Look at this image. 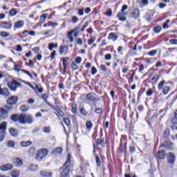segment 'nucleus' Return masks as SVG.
<instances>
[{
    "label": "nucleus",
    "instance_id": "nucleus-46",
    "mask_svg": "<svg viewBox=\"0 0 177 177\" xmlns=\"http://www.w3.org/2000/svg\"><path fill=\"white\" fill-rule=\"evenodd\" d=\"M169 136V129H167L163 133V138H167Z\"/></svg>",
    "mask_w": 177,
    "mask_h": 177
},
{
    "label": "nucleus",
    "instance_id": "nucleus-10",
    "mask_svg": "<svg viewBox=\"0 0 177 177\" xmlns=\"http://www.w3.org/2000/svg\"><path fill=\"white\" fill-rule=\"evenodd\" d=\"M0 95L1 96H5L6 97H8V96L10 95V91H9V89L6 88H2L0 86Z\"/></svg>",
    "mask_w": 177,
    "mask_h": 177
},
{
    "label": "nucleus",
    "instance_id": "nucleus-53",
    "mask_svg": "<svg viewBox=\"0 0 177 177\" xmlns=\"http://www.w3.org/2000/svg\"><path fill=\"white\" fill-rule=\"evenodd\" d=\"M27 103L28 104H34V103H35V100H34L32 98H30L28 100Z\"/></svg>",
    "mask_w": 177,
    "mask_h": 177
},
{
    "label": "nucleus",
    "instance_id": "nucleus-14",
    "mask_svg": "<svg viewBox=\"0 0 177 177\" xmlns=\"http://www.w3.org/2000/svg\"><path fill=\"white\" fill-rule=\"evenodd\" d=\"M77 30H80V27H77L72 30H70L68 34L67 37L70 41V42H74V37H73V34H74L75 31H77Z\"/></svg>",
    "mask_w": 177,
    "mask_h": 177
},
{
    "label": "nucleus",
    "instance_id": "nucleus-26",
    "mask_svg": "<svg viewBox=\"0 0 177 177\" xmlns=\"http://www.w3.org/2000/svg\"><path fill=\"white\" fill-rule=\"evenodd\" d=\"M12 177H19L20 176V171L19 170H13L10 174Z\"/></svg>",
    "mask_w": 177,
    "mask_h": 177
},
{
    "label": "nucleus",
    "instance_id": "nucleus-29",
    "mask_svg": "<svg viewBox=\"0 0 177 177\" xmlns=\"http://www.w3.org/2000/svg\"><path fill=\"white\" fill-rule=\"evenodd\" d=\"M35 89H36V93L39 92V93H42L44 88L41 87L39 85L35 84Z\"/></svg>",
    "mask_w": 177,
    "mask_h": 177
},
{
    "label": "nucleus",
    "instance_id": "nucleus-57",
    "mask_svg": "<svg viewBox=\"0 0 177 177\" xmlns=\"http://www.w3.org/2000/svg\"><path fill=\"white\" fill-rule=\"evenodd\" d=\"M96 73H97V70H96V68H95V66H93L91 68L92 75H95V74H96Z\"/></svg>",
    "mask_w": 177,
    "mask_h": 177
},
{
    "label": "nucleus",
    "instance_id": "nucleus-18",
    "mask_svg": "<svg viewBox=\"0 0 177 177\" xmlns=\"http://www.w3.org/2000/svg\"><path fill=\"white\" fill-rule=\"evenodd\" d=\"M24 21L21 20V21H18L17 22H15V25H14V28H22V27H24Z\"/></svg>",
    "mask_w": 177,
    "mask_h": 177
},
{
    "label": "nucleus",
    "instance_id": "nucleus-12",
    "mask_svg": "<svg viewBox=\"0 0 177 177\" xmlns=\"http://www.w3.org/2000/svg\"><path fill=\"white\" fill-rule=\"evenodd\" d=\"M12 164H14L15 167H21V165H23V160H21L20 158H13Z\"/></svg>",
    "mask_w": 177,
    "mask_h": 177
},
{
    "label": "nucleus",
    "instance_id": "nucleus-8",
    "mask_svg": "<svg viewBox=\"0 0 177 177\" xmlns=\"http://www.w3.org/2000/svg\"><path fill=\"white\" fill-rule=\"evenodd\" d=\"M17 100H19V97L14 95L11 96L7 100V102L8 104H10V106L13 104H16L17 103Z\"/></svg>",
    "mask_w": 177,
    "mask_h": 177
},
{
    "label": "nucleus",
    "instance_id": "nucleus-47",
    "mask_svg": "<svg viewBox=\"0 0 177 177\" xmlns=\"http://www.w3.org/2000/svg\"><path fill=\"white\" fill-rule=\"evenodd\" d=\"M0 35L1 37H3V38H8V37L9 36V33L5 31H2L0 32Z\"/></svg>",
    "mask_w": 177,
    "mask_h": 177
},
{
    "label": "nucleus",
    "instance_id": "nucleus-32",
    "mask_svg": "<svg viewBox=\"0 0 177 177\" xmlns=\"http://www.w3.org/2000/svg\"><path fill=\"white\" fill-rule=\"evenodd\" d=\"M171 91V87L169 86H165L162 90L163 95H168L169 93V91Z\"/></svg>",
    "mask_w": 177,
    "mask_h": 177
},
{
    "label": "nucleus",
    "instance_id": "nucleus-25",
    "mask_svg": "<svg viewBox=\"0 0 177 177\" xmlns=\"http://www.w3.org/2000/svg\"><path fill=\"white\" fill-rule=\"evenodd\" d=\"M117 38L115 33H110L108 36V39H111V41H117Z\"/></svg>",
    "mask_w": 177,
    "mask_h": 177
},
{
    "label": "nucleus",
    "instance_id": "nucleus-21",
    "mask_svg": "<svg viewBox=\"0 0 177 177\" xmlns=\"http://www.w3.org/2000/svg\"><path fill=\"white\" fill-rule=\"evenodd\" d=\"M21 117V115L15 114L11 116V120L12 121H14L15 122H17V121H19L20 122Z\"/></svg>",
    "mask_w": 177,
    "mask_h": 177
},
{
    "label": "nucleus",
    "instance_id": "nucleus-54",
    "mask_svg": "<svg viewBox=\"0 0 177 177\" xmlns=\"http://www.w3.org/2000/svg\"><path fill=\"white\" fill-rule=\"evenodd\" d=\"M64 122H65L66 125H67V127H70V119L68 118H64Z\"/></svg>",
    "mask_w": 177,
    "mask_h": 177
},
{
    "label": "nucleus",
    "instance_id": "nucleus-1",
    "mask_svg": "<svg viewBox=\"0 0 177 177\" xmlns=\"http://www.w3.org/2000/svg\"><path fill=\"white\" fill-rule=\"evenodd\" d=\"M71 165V155L70 153L68 154V158L66 161V162L64 164L62 167V171L60 173L61 177H68L70 171L71 169V167H70Z\"/></svg>",
    "mask_w": 177,
    "mask_h": 177
},
{
    "label": "nucleus",
    "instance_id": "nucleus-61",
    "mask_svg": "<svg viewBox=\"0 0 177 177\" xmlns=\"http://www.w3.org/2000/svg\"><path fill=\"white\" fill-rule=\"evenodd\" d=\"M76 44L77 45H82V39L81 38H77L76 40Z\"/></svg>",
    "mask_w": 177,
    "mask_h": 177
},
{
    "label": "nucleus",
    "instance_id": "nucleus-27",
    "mask_svg": "<svg viewBox=\"0 0 177 177\" xmlns=\"http://www.w3.org/2000/svg\"><path fill=\"white\" fill-rule=\"evenodd\" d=\"M149 5V0H141L140 2V8H145Z\"/></svg>",
    "mask_w": 177,
    "mask_h": 177
},
{
    "label": "nucleus",
    "instance_id": "nucleus-16",
    "mask_svg": "<svg viewBox=\"0 0 177 177\" xmlns=\"http://www.w3.org/2000/svg\"><path fill=\"white\" fill-rule=\"evenodd\" d=\"M156 157L159 160H164L165 158V151L160 150L156 153Z\"/></svg>",
    "mask_w": 177,
    "mask_h": 177
},
{
    "label": "nucleus",
    "instance_id": "nucleus-50",
    "mask_svg": "<svg viewBox=\"0 0 177 177\" xmlns=\"http://www.w3.org/2000/svg\"><path fill=\"white\" fill-rule=\"evenodd\" d=\"M158 78H160V77L158 75H155L152 77V82H153L154 84H156L158 81Z\"/></svg>",
    "mask_w": 177,
    "mask_h": 177
},
{
    "label": "nucleus",
    "instance_id": "nucleus-17",
    "mask_svg": "<svg viewBox=\"0 0 177 177\" xmlns=\"http://www.w3.org/2000/svg\"><path fill=\"white\" fill-rule=\"evenodd\" d=\"M131 15L133 19H139L140 16V11H139V9L136 8L131 12Z\"/></svg>",
    "mask_w": 177,
    "mask_h": 177
},
{
    "label": "nucleus",
    "instance_id": "nucleus-60",
    "mask_svg": "<svg viewBox=\"0 0 177 177\" xmlns=\"http://www.w3.org/2000/svg\"><path fill=\"white\" fill-rule=\"evenodd\" d=\"M95 37H91V39H89L88 41V45H92V44L95 42Z\"/></svg>",
    "mask_w": 177,
    "mask_h": 177
},
{
    "label": "nucleus",
    "instance_id": "nucleus-43",
    "mask_svg": "<svg viewBox=\"0 0 177 177\" xmlns=\"http://www.w3.org/2000/svg\"><path fill=\"white\" fill-rule=\"evenodd\" d=\"M43 131L44 133H50V127H43Z\"/></svg>",
    "mask_w": 177,
    "mask_h": 177
},
{
    "label": "nucleus",
    "instance_id": "nucleus-41",
    "mask_svg": "<svg viewBox=\"0 0 177 177\" xmlns=\"http://www.w3.org/2000/svg\"><path fill=\"white\" fill-rule=\"evenodd\" d=\"M28 109H29L28 105H22V106H21V107H20V110H21V111H22L23 113H24V112L28 111Z\"/></svg>",
    "mask_w": 177,
    "mask_h": 177
},
{
    "label": "nucleus",
    "instance_id": "nucleus-49",
    "mask_svg": "<svg viewBox=\"0 0 177 177\" xmlns=\"http://www.w3.org/2000/svg\"><path fill=\"white\" fill-rule=\"evenodd\" d=\"M74 62L77 64H81V62H82V58H81L80 57H77L75 58Z\"/></svg>",
    "mask_w": 177,
    "mask_h": 177
},
{
    "label": "nucleus",
    "instance_id": "nucleus-44",
    "mask_svg": "<svg viewBox=\"0 0 177 177\" xmlns=\"http://www.w3.org/2000/svg\"><path fill=\"white\" fill-rule=\"evenodd\" d=\"M29 169L32 171H37V169H38V166L35 165H32L29 167Z\"/></svg>",
    "mask_w": 177,
    "mask_h": 177
},
{
    "label": "nucleus",
    "instance_id": "nucleus-23",
    "mask_svg": "<svg viewBox=\"0 0 177 177\" xmlns=\"http://www.w3.org/2000/svg\"><path fill=\"white\" fill-rule=\"evenodd\" d=\"M9 132H10V135L12 136H13L14 138L17 137V135H19L17 130H16V129H14V128L10 129Z\"/></svg>",
    "mask_w": 177,
    "mask_h": 177
},
{
    "label": "nucleus",
    "instance_id": "nucleus-34",
    "mask_svg": "<svg viewBox=\"0 0 177 177\" xmlns=\"http://www.w3.org/2000/svg\"><path fill=\"white\" fill-rule=\"evenodd\" d=\"M71 67L72 70H78V64H77L75 62H73L71 64Z\"/></svg>",
    "mask_w": 177,
    "mask_h": 177
},
{
    "label": "nucleus",
    "instance_id": "nucleus-22",
    "mask_svg": "<svg viewBox=\"0 0 177 177\" xmlns=\"http://www.w3.org/2000/svg\"><path fill=\"white\" fill-rule=\"evenodd\" d=\"M62 151H63V148L57 147L52 151V154H55V156H57V154H61Z\"/></svg>",
    "mask_w": 177,
    "mask_h": 177
},
{
    "label": "nucleus",
    "instance_id": "nucleus-51",
    "mask_svg": "<svg viewBox=\"0 0 177 177\" xmlns=\"http://www.w3.org/2000/svg\"><path fill=\"white\" fill-rule=\"evenodd\" d=\"M72 23L74 24H75V23H78V17H77V16H73L72 17Z\"/></svg>",
    "mask_w": 177,
    "mask_h": 177
},
{
    "label": "nucleus",
    "instance_id": "nucleus-48",
    "mask_svg": "<svg viewBox=\"0 0 177 177\" xmlns=\"http://www.w3.org/2000/svg\"><path fill=\"white\" fill-rule=\"evenodd\" d=\"M46 19H48V14H43L40 17L41 21H44Z\"/></svg>",
    "mask_w": 177,
    "mask_h": 177
},
{
    "label": "nucleus",
    "instance_id": "nucleus-6",
    "mask_svg": "<svg viewBox=\"0 0 177 177\" xmlns=\"http://www.w3.org/2000/svg\"><path fill=\"white\" fill-rule=\"evenodd\" d=\"M8 86L11 89V91H16L17 86H21V84L15 80H12L8 82Z\"/></svg>",
    "mask_w": 177,
    "mask_h": 177
},
{
    "label": "nucleus",
    "instance_id": "nucleus-37",
    "mask_svg": "<svg viewBox=\"0 0 177 177\" xmlns=\"http://www.w3.org/2000/svg\"><path fill=\"white\" fill-rule=\"evenodd\" d=\"M164 85H165V80L160 82L158 84V89L159 91L162 90V88H164Z\"/></svg>",
    "mask_w": 177,
    "mask_h": 177
},
{
    "label": "nucleus",
    "instance_id": "nucleus-2",
    "mask_svg": "<svg viewBox=\"0 0 177 177\" xmlns=\"http://www.w3.org/2000/svg\"><path fill=\"white\" fill-rule=\"evenodd\" d=\"M32 122H34L32 115L24 113L21 114L20 124L24 125L25 124H32Z\"/></svg>",
    "mask_w": 177,
    "mask_h": 177
},
{
    "label": "nucleus",
    "instance_id": "nucleus-24",
    "mask_svg": "<svg viewBox=\"0 0 177 177\" xmlns=\"http://www.w3.org/2000/svg\"><path fill=\"white\" fill-rule=\"evenodd\" d=\"M62 60V64L64 66V71H66V67L67 66V62L69 60L68 57H63L61 59Z\"/></svg>",
    "mask_w": 177,
    "mask_h": 177
},
{
    "label": "nucleus",
    "instance_id": "nucleus-58",
    "mask_svg": "<svg viewBox=\"0 0 177 177\" xmlns=\"http://www.w3.org/2000/svg\"><path fill=\"white\" fill-rule=\"evenodd\" d=\"M16 50L17 52H23V47L21 45H17Z\"/></svg>",
    "mask_w": 177,
    "mask_h": 177
},
{
    "label": "nucleus",
    "instance_id": "nucleus-4",
    "mask_svg": "<svg viewBox=\"0 0 177 177\" xmlns=\"http://www.w3.org/2000/svg\"><path fill=\"white\" fill-rule=\"evenodd\" d=\"M48 156V149L46 148L40 149L37 151L36 160L41 161Z\"/></svg>",
    "mask_w": 177,
    "mask_h": 177
},
{
    "label": "nucleus",
    "instance_id": "nucleus-7",
    "mask_svg": "<svg viewBox=\"0 0 177 177\" xmlns=\"http://www.w3.org/2000/svg\"><path fill=\"white\" fill-rule=\"evenodd\" d=\"M0 169L3 172H6L8 171H12L13 169V165L10 164V163H8L4 165H1L0 167Z\"/></svg>",
    "mask_w": 177,
    "mask_h": 177
},
{
    "label": "nucleus",
    "instance_id": "nucleus-40",
    "mask_svg": "<svg viewBox=\"0 0 177 177\" xmlns=\"http://www.w3.org/2000/svg\"><path fill=\"white\" fill-rule=\"evenodd\" d=\"M95 161L97 167H100V165H102V162L100 161V158H99V156H97V154H95Z\"/></svg>",
    "mask_w": 177,
    "mask_h": 177
},
{
    "label": "nucleus",
    "instance_id": "nucleus-20",
    "mask_svg": "<svg viewBox=\"0 0 177 177\" xmlns=\"http://www.w3.org/2000/svg\"><path fill=\"white\" fill-rule=\"evenodd\" d=\"M0 117L5 120L8 117V111L3 109H0Z\"/></svg>",
    "mask_w": 177,
    "mask_h": 177
},
{
    "label": "nucleus",
    "instance_id": "nucleus-31",
    "mask_svg": "<svg viewBox=\"0 0 177 177\" xmlns=\"http://www.w3.org/2000/svg\"><path fill=\"white\" fill-rule=\"evenodd\" d=\"M93 127V124H92V122L91 121H87L86 122V128L88 131H91V129H92Z\"/></svg>",
    "mask_w": 177,
    "mask_h": 177
},
{
    "label": "nucleus",
    "instance_id": "nucleus-59",
    "mask_svg": "<svg viewBox=\"0 0 177 177\" xmlns=\"http://www.w3.org/2000/svg\"><path fill=\"white\" fill-rule=\"evenodd\" d=\"M128 70H129V66H124L123 67L122 72L123 73V74H125V73H127Z\"/></svg>",
    "mask_w": 177,
    "mask_h": 177
},
{
    "label": "nucleus",
    "instance_id": "nucleus-35",
    "mask_svg": "<svg viewBox=\"0 0 177 177\" xmlns=\"http://www.w3.org/2000/svg\"><path fill=\"white\" fill-rule=\"evenodd\" d=\"M53 48H57V43H56V44L50 43L48 44V49H49V50H53Z\"/></svg>",
    "mask_w": 177,
    "mask_h": 177
},
{
    "label": "nucleus",
    "instance_id": "nucleus-39",
    "mask_svg": "<svg viewBox=\"0 0 177 177\" xmlns=\"http://www.w3.org/2000/svg\"><path fill=\"white\" fill-rule=\"evenodd\" d=\"M48 27H57V26H59V24L56 22H53L52 21H50L47 23Z\"/></svg>",
    "mask_w": 177,
    "mask_h": 177
},
{
    "label": "nucleus",
    "instance_id": "nucleus-62",
    "mask_svg": "<svg viewBox=\"0 0 177 177\" xmlns=\"http://www.w3.org/2000/svg\"><path fill=\"white\" fill-rule=\"evenodd\" d=\"M147 96H151V95H153V91H151V89H149L148 91H147Z\"/></svg>",
    "mask_w": 177,
    "mask_h": 177
},
{
    "label": "nucleus",
    "instance_id": "nucleus-19",
    "mask_svg": "<svg viewBox=\"0 0 177 177\" xmlns=\"http://www.w3.org/2000/svg\"><path fill=\"white\" fill-rule=\"evenodd\" d=\"M168 162L169 164H174L175 162V155H174V153H169Z\"/></svg>",
    "mask_w": 177,
    "mask_h": 177
},
{
    "label": "nucleus",
    "instance_id": "nucleus-52",
    "mask_svg": "<svg viewBox=\"0 0 177 177\" xmlns=\"http://www.w3.org/2000/svg\"><path fill=\"white\" fill-rule=\"evenodd\" d=\"M169 44L171 45H177V39H171L169 40Z\"/></svg>",
    "mask_w": 177,
    "mask_h": 177
},
{
    "label": "nucleus",
    "instance_id": "nucleus-11",
    "mask_svg": "<svg viewBox=\"0 0 177 177\" xmlns=\"http://www.w3.org/2000/svg\"><path fill=\"white\" fill-rule=\"evenodd\" d=\"M86 99L87 102H96V94L90 93L86 95Z\"/></svg>",
    "mask_w": 177,
    "mask_h": 177
},
{
    "label": "nucleus",
    "instance_id": "nucleus-9",
    "mask_svg": "<svg viewBox=\"0 0 177 177\" xmlns=\"http://www.w3.org/2000/svg\"><path fill=\"white\" fill-rule=\"evenodd\" d=\"M0 27L1 28H4L5 30H10V28L12 27V22L3 21L1 22Z\"/></svg>",
    "mask_w": 177,
    "mask_h": 177
},
{
    "label": "nucleus",
    "instance_id": "nucleus-15",
    "mask_svg": "<svg viewBox=\"0 0 177 177\" xmlns=\"http://www.w3.org/2000/svg\"><path fill=\"white\" fill-rule=\"evenodd\" d=\"M67 50H68V46L66 45L60 46L59 48V52L60 55H64V56H66V53H67Z\"/></svg>",
    "mask_w": 177,
    "mask_h": 177
},
{
    "label": "nucleus",
    "instance_id": "nucleus-30",
    "mask_svg": "<svg viewBox=\"0 0 177 177\" xmlns=\"http://www.w3.org/2000/svg\"><path fill=\"white\" fill-rule=\"evenodd\" d=\"M40 175L42 177H50L52 176V173H49L48 171H41Z\"/></svg>",
    "mask_w": 177,
    "mask_h": 177
},
{
    "label": "nucleus",
    "instance_id": "nucleus-5",
    "mask_svg": "<svg viewBox=\"0 0 177 177\" xmlns=\"http://www.w3.org/2000/svg\"><path fill=\"white\" fill-rule=\"evenodd\" d=\"M7 124L6 122H2L0 124V142H2L5 139V135L6 133Z\"/></svg>",
    "mask_w": 177,
    "mask_h": 177
},
{
    "label": "nucleus",
    "instance_id": "nucleus-56",
    "mask_svg": "<svg viewBox=\"0 0 177 177\" xmlns=\"http://www.w3.org/2000/svg\"><path fill=\"white\" fill-rule=\"evenodd\" d=\"M14 69L15 70V71H17L19 73V71H20V68H19V65H17V64L14 62Z\"/></svg>",
    "mask_w": 177,
    "mask_h": 177
},
{
    "label": "nucleus",
    "instance_id": "nucleus-36",
    "mask_svg": "<svg viewBox=\"0 0 177 177\" xmlns=\"http://www.w3.org/2000/svg\"><path fill=\"white\" fill-rule=\"evenodd\" d=\"M147 55H149V56H151V57H153L156 56V55H157V50H152L148 52Z\"/></svg>",
    "mask_w": 177,
    "mask_h": 177
},
{
    "label": "nucleus",
    "instance_id": "nucleus-64",
    "mask_svg": "<svg viewBox=\"0 0 177 177\" xmlns=\"http://www.w3.org/2000/svg\"><path fill=\"white\" fill-rule=\"evenodd\" d=\"M111 59V54H106L105 55V60H110Z\"/></svg>",
    "mask_w": 177,
    "mask_h": 177
},
{
    "label": "nucleus",
    "instance_id": "nucleus-55",
    "mask_svg": "<svg viewBox=\"0 0 177 177\" xmlns=\"http://www.w3.org/2000/svg\"><path fill=\"white\" fill-rule=\"evenodd\" d=\"M80 113L81 114H82V115H86V114H88V113L84 108L80 109Z\"/></svg>",
    "mask_w": 177,
    "mask_h": 177
},
{
    "label": "nucleus",
    "instance_id": "nucleus-42",
    "mask_svg": "<svg viewBox=\"0 0 177 177\" xmlns=\"http://www.w3.org/2000/svg\"><path fill=\"white\" fill-rule=\"evenodd\" d=\"M16 143L13 141H8V147H10L11 149H15Z\"/></svg>",
    "mask_w": 177,
    "mask_h": 177
},
{
    "label": "nucleus",
    "instance_id": "nucleus-63",
    "mask_svg": "<svg viewBox=\"0 0 177 177\" xmlns=\"http://www.w3.org/2000/svg\"><path fill=\"white\" fill-rule=\"evenodd\" d=\"M95 111L96 114H100L102 111V108H97V109H95Z\"/></svg>",
    "mask_w": 177,
    "mask_h": 177
},
{
    "label": "nucleus",
    "instance_id": "nucleus-38",
    "mask_svg": "<svg viewBox=\"0 0 177 177\" xmlns=\"http://www.w3.org/2000/svg\"><path fill=\"white\" fill-rule=\"evenodd\" d=\"M9 15L10 16H11L12 17H13V16H16L17 15V11H16V9L13 8V9H11L10 11H9Z\"/></svg>",
    "mask_w": 177,
    "mask_h": 177
},
{
    "label": "nucleus",
    "instance_id": "nucleus-33",
    "mask_svg": "<svg viewBox=\"0 0 177 177\" xmlns=\"http://www.w3.org/2000/svg\"><path fill=\"white\" fill-rule=\"evenodd\" d=\"M153 30L154 31V32H156V34H160V32H161V26H155L153 28Z\"/></svg>",
    "mask_w": 177,
    "mask_h": 177
},
{
    "label": "nucleus",
    "instance_id": "nucleus-28",
    "mask_svg": "<svg viewBox=\"0 0 177 177\" xmlns=\"http://www.w3.org/2000/svg\"><path fill=\"white\" fill-rule=\"evenodd\" d=\"M21 146L22 147H28V146H31V141H22Z\"/></svg>",
    "mask_w": 177,
    "mask_h": 177
},
{
    "label": "nucleus",
    "instance_id": "nucleus-3",
    "mask_svg": "<svg viewBox=\"0 0 177 177\" xmlns=\"http://www.w3.org/2000/svg\"><path fill=\"white\" fill-rule=\"evenodd\" d=\"M127 9H128V6L124 5L122 7L121 11L119 12L117 15V17H118L120 21H127V15H128V13L125 12Z\"/></svg>",
    "mask_w": 177,
    "mask_h": 177
},
{
    "label": "nucleus",
    "instance_id": "nucleus-45",
    "mask_svg": "<svg viewBox=\"0 0 177 177\" xmlns=\"http://www.w3.org/2000/svg\"><path fill=\"white\" fill-rule=\"evenodd\" d=\"M77 111V104H72V113H73V114H76Z\"/></svg>",
    "mask_w": 177,
    "mask_h": 177
},
{
    "label": "nucleus",
    "instance_id": "nucleus-13",
    "mask_svg": "<svg viewBox=\"0 0 177 177\" xmlns=\"http://www.w3.org/2000/svg\"><path fill=\"white\" fill-rule=\"evenodd\" d=\"M54 110L57 111L55 113L58 118H60L61 117H64V113L63 111H62V109H60L59 106H55L53 107Z\"/></svg>",
    "mask_w": 177,
    "mask_h": 177
}]
</instances>
